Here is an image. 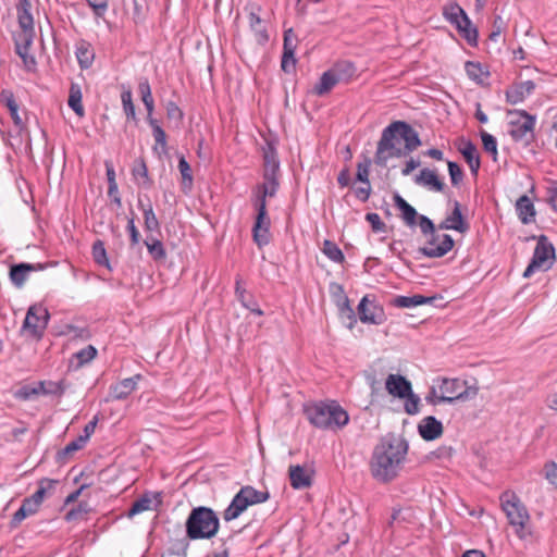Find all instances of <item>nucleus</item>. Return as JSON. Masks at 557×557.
Here are the masks:
<instances>
[{
  "mask_svg": "<svg viewBox=\"0 0 557 557\" xmlns=\"http://www.w3.org/2000/svg\"><path fill=\"white\" fill-rule=\"evenodd\" d=\"M262 160L263 182L253 188L251 197L256 215L268 214L267 198L275 197L280 188L281 169L274 143L267 141L262 148Z\"/></svg>",
  "mask_w": 557,
  "mask_h": 557,
  "instance_id": "1",
  "label": "nucleus"
},
{
  "mask_svg": "<svg viewBox=\"0 0 557 557\" xmlns=\"http://www.w3.org/2000/svg\"><path fill=\"white\" fill-rule=\"evenodd\" d=\"M421 146L418 132L405 121H394L385 127L386 157H407Z\"/></svg>",
  "mask_w": 557,
  "mask_h": 557,
  "instance_id": "2",
  "label": "nucleus"
},
{
  "mask_svg": "<svg viewBox=\"0 0 557 557\" xmlns=\"http://www.w3.org/2000/svg\"><path fill=\"white\" fill-rule=\"evenodd\" d=\"M220 529V519L216 512L206 506H198L190 510L186 521L185 531L189 540H211Z\"/></svg>",
  "mask_w": 557,
  "mask_h": 557,
  "instance_id": "3",
  "label": "nucleus"
},
{
  "mask_svg": "<svg viewBox=\"0 0 557 557\" xmlns=\"http://www.w3.org/2000/svg\"><path fill=\"white\" fill-rule=\"evenodd\" d=\"M419 227L422 235L426 237L424 246L419 248V252L423 256L432 259L442 258L453 249L455 245L453 237L440 233L441 230L426 215L419 216Z\"/></svg>",
  "mask_w": 557,
  "mask_h": 557,
  "instance_id": "4",
  "label": "nucleus"
},
{
  "mask_svg": "<svg viewBox=\"0 0 557 557\" xmlns=\"http://www.w3.org/2000/svg\"><path fill=\"white\" fill-rule=\"evenodd\" d=\"M305 413L310 423L320 429L343 428L349 421L348 413L335 401L312 404L305 408Z\"/></svg>",
  "mask_w": 557,
  "mask_h": 557,
  "instance_id": "5",
  "label": "nucleus"
},
{
  "mask_svg": "<svg viewBox=\"0 0 557 557\" xmlns=\"http://www.w3.org/2000/svg\"><path fill=\"white\" fill-rule=\"evenodd\" d=\"M385 391L393 396L404 400V410L409 416L420 412V397L413 393L411 382L401 374H388L385 377Z\"/></svg>",
  "mask_w": 557,
  "mask_h": 557,
  "instance_id": "6",
  "label": "nucleus"
},
{
  "mask_svg": "<svg viewBox=\"0 0 557 557\" xmlns=\"http://www.w3.org/2000/svg\"><path fill=\"white\" fill-rule=\"evenodd\" d=\"M500 502L502 508L509 523L515 528L517 535L520 539H525L530 535L531 532L528 528L530 516L520 499L513 493L505 492L500 496Z\"/></svg>",
  "mask_w": 557,
  "mask_h": 557,
  "instance_id": "7",
  "label": "nucleus"
},
{
  "mask_svg": "<svg viewBox=\"0 0 557 557\" xmlns=\"http://www.w3.org/2000/svg\"><path fill=\"white\" fill-rule=\"evenodd\" d=\"M408 442L391 434L385 448V482L398 476L408 454Z\"/></svg>",
  "mask_w": 557,
  "mask_h": 557,
  "instance_id": "8",
  "label": "nucleus"
},
{
  "mask_svg": "<svg viewBox=\"0 0 557 557\" xmlns=\"http://www.w3.org/2000/svg\"><path fill=\"white\" fill-rule=\"evenodd\" d=\"M508 114H515L520 117L509 122L510 129L508 133L511 138L517 143H523L524 146H530L535 138L536 116L528 113L525 110H510Z\"/></svg>",
  "mask_w": 557,
  "mask_h": 557,
  "instance_id": "9",
  "label": "nucleus"
},
{
  "mask_svg": "<svg viewBox=\"0 0 557 557\" xmlns=\"http://www.w3.org/2000/svg\"><path fill=\"white\" fill-rule=\"evenodd\" d=\"M438 388L441 392L438 400H444L447 404L472 399L479 392L476 386H468L467 381L460 379H443Z\"/></svg>",
  "mask_w": 557,
  "mask_h": 557,
  "instance_id": "10",
  "label": "nucleus"
},
{
  "mask_svg": "<svg viewBox=\"0 0 557 557\" xmlns=\"http://www.w3.org/2000/svg\"><path fill=\"white\" fill-rule=\"evenodd\" d=\"M555 260V248L547 236L540 235L532 259L523 272V277L532 276L535 271L548 270Z\"/></svg>",
  "mask_w": 557,
  "mask_h": 557,
  "instance_id": "11",
  "label": "nucleus"
},
{
  "mask_svg": "<svg viewBox=\"0 0 557 557\" xmlns=\"http://www.w3.org/2000/svg\"><path fill=\"white\" fill-rule=\"evenodd\" d=\"M138 90L140 92L141 100L147 110L148 123L152 128V135L156 140V144L160 145L162 148V151L165 152L166 151V134L163 131V128L159 125L158 121L152 117V112L154 109V101H153V98L151 95V88H150L148 79H144L143 82L139 83Z\"/></svg>",
  "mask_w": 557,
  "mask_h": 557,
  "instance_id": "12",
  "label": "nucleus"
},
{
  "mask_svg": "<svg viewBox=\"0 0 557 557\" xmlns=\"http://www.w3.org/2000/svg\"><path fill=\"white\" fill-rule=\"evenodd\" d=\"M50 319L49 311L42 306L33 305L28 308L22 329L34 338H41Z\"/></svg>",
  "mask_w": 557,
  "mask_h": 557,
  "instance_id": "13",
  "label": "nucleus"
},
{
  "mask_svg": "<svg viewBox=\"0 0 557 557\" xmlns=\"http://www.w3.org/2000/svg\"><path fill=\"white\" fill-rule=\"evenodd\" d=\"M245 10L248 12L249 27L255 34L257 44L264 46L270 37L259 15L262 10L261 7L258 3L249 2L246 4Z\"/></svg>",
  "mask_w": 557,
  "mask_h": 557,
  "instance_id": "14",
  "label": "nucleus"
},
{
  "mask_svg": "<svg viewBox=\"0 0 557 557\" xmlns=\"http://www.w3.org/2000/svg\"><path fill=\"white\" fill-rule=\"evenodd\" d=\"M364 377L371 388V404L377 401L383 388V364L380 360L364 370Z\"/></svg>",
  "mask_w": 557,
  "mask_h": 557,
  "instance_id": "15",
  "label": "nucleus"
},
{
  "mask_svg": "<svg viewBox=\"0 0 557 557\" xmlns=\"http://www.w3.org/2000/svg\"><path fill=\"white\" fill-rule=\"evenodd\" d=\"M270 227L271 220L269 214L256 215L252 226V239L259 248H262L270 244L272 239Z\"/></svg>",
  "mask_w": 557,
  "mask_h": 557,
  "instance_id": "16",
  "label": "nucleus"
},
{
  "mask_svg": "<svg viewBox=\"0 0 557 557\" xmlns=\"http://www.w3.org/2000/svg\"><path fill=\"white\" fill-rule=\"evenodd\" d=\"M46 268L42 263H17L10 267L9 277L16 288H22L27 281V274L41 271Z\"/></svg>",
  "mask_w": 557,
  "mask_h": 557,
  "instance_id": "17",
  "label": "nucleus"
},
{
  "mask_svg": "<svg viewBox=\"0 0 557 557\" xmlns=\"http://www.w3.org/2000/svg\"><path fill=\"white\" fill-rule=\"evenodd\" d=\"M342 65H335L333 69L324 72L320 77L319 83L315 84L313 91L318 96H323L331 91V89L344 81L345 76L341 72Z\"/></svg>",
  "mask_w": 557,
  "mask_h": 557,
  "instance_id": "18",
  "label": "nucleus"
},
{
  "mask_svg": "<svg viewBox=\"0 0 557 557\" xmlns=\"http://www.w3.org/2000/svg\"><path fill=\"white\" fill-rule=\"evenodd\" d=\"M438 230H454L459 233H466L470 228V225L468 222L463 220L460 203L458 201H455L454 209L451 213L446 216L445 220H443L438 225Z\"/></svg>",
  "mask_w": 557,
  "mask_h": 557,
  "instance_id": "19",
  "label": "nucleus"
},
{
  "mask_svg": "<svg viewBox=\"0 0 557 557\" xmlns=\"http://www.w3.org/2000/svg\"><path fill=\"white\" fill-rule=\"evenodd\" d=\"M312 472H309L300 465H290L288 468V478L290 486L295 490L311 487L313 483Z\"/></svg>",
  "mask_w": 557,
  "mask_h": 557,
  "instance_id": "20",
  "label": "nucleus"
},
{
  "mask_svg": "<svg viewBox=\"0 0 557 557\" xmlns=\"http://www.w3.org/2000/svg\"><path fill=\"white\" fill-rule=\"evenodd\" d=\"M0 102L8 108L10 112V116L14 123V126L17 128L18 133L26 129V125L24 120L18 113V104L15 100L14 94L10 89H3L0 92Z\"/></svg>",
  "mask_w": 557,
  "mask_h": 557,
  "instance_id": "21",
  "label": "nucleus"
},
{
  "mask_svg": "<svg viewBox=\"0 0 557 557\" xmlns=\"http://www.w3.org/2000/svg\"><path fill=\"white\" fill-rule=\"evenodd\" d=\"M418 432L424 441H434L443 434V424L435 417L428 416L419 422Z\"/></svg>",
  "mask_w": 557,
  "mask_h": 557,
  "instance_id": "22",
  "label": "nucleus"
},
{
  "mask_svg": "<svg viewBox=\"0 0 557 557\" xmlns=\"http://www.w3.org/2000/svg\"><path fill=\"white\" fill-rule=\"evenodd\" d=\"M394 202L396 208L400 212V219L407 226L413 227L417 224L419 225V216L421 214H419L417 210L410 203H408L399 194L394 195Z\"/></svg>",
  "mask_w": 557,
  "mask_h": 557,
  "instance_id": "23",
  "label": "nucleus"
},
{
  "mask_svg": "<svg viewBox=\"0 0 557 557\" xmlns=\"http://www.w3.org/2000/svg\"><path fill=\"white\" fill-rule=\"evenodd\" d=\"M535 89L533 81H525L519 84H515L506 90V101L510 104H517L522 102L527 96H530Z\"/></svg>",
  "mask_w": 557,
  "mask_h": 557,
  "instance_id": "24",
  "label": "nucleus"
},
{
  "mask_svg": "<svg viewBox=\"0 0 557 557\" xmlns=\"http://www.w3.org/2000/svg\"><path fill=\"white\" fill-rule=\"evenodd\" d=\"M414 183L434 191H443L445 187L444 182L437 176L436 172L428 168L422 169L420 173L416 175Z\"/></svg>",
  "mask_w": 557,
  "mask_h": 557,
  "instance_id": "25",
  "label": "nucleus"
},
{
  "mask_svg": "<svg viewBox=\"0 0 557 557\" xmlns=\"http://www.w3.org/2000/svg\"><path fill=\"white\" fill-rule=\"evenodd\" d=\"M235 294L243 307L257 315H263V311L260 309L255 297L248 294L247 290L243 287L242 277L239 275L236 276L235 281Z\"/></svg>",
  "mask_w": 557,
  "mask_h": 557,
  "instance_id": "26",
  "label": "nucleus"
},
{
  "mask_svg": "<svg viewBox=\"0 0 557 557\" xmlns=\"http://www.w3.org/2000/svg\"><path fill=\"white\" fill-rule=\"evenodd\" d=\"M437 298L435 296L425 297L422 295L412 296H395L389 300V305L396 308H411L426 304H434Z\"/></svg>",
  "mask_w": 557,
  "mask_h": 557,
  "instance_id": "27",
  "label": "nucleus"
},
{
  "mask_svg": "<svg viewBox=\"0 0 557 557\" xmlns=\"http://www.w3.org/2000/svg\"><path fill=\"white\" fill-rule=\"evenodd\" d=\"M375 296L374 295H366L361 298L357 310H358V317L361 322L363 323H374L376 324L377 321L375 320Z\"/></svg>",
  "mask_w": 557,
  "mask_h": 557,
  "instance_id": "28",
  "label": "nucleus"
},
{
  "mask_svg": "<svg viewBox=\"0 0 557 557\" xmlns=\"http://www.w3.org/2000/svg\"><path fill=\"white\" fill-rule=\"evenodd\" d=\"M21 32L14 36L15 52L29 50L35 37L34 23L18 24Z\"/></svg>",
  "mask_w": 557,
  "mask_h": 557,
  "instance_id": "29",
  "label": "nucleus"
},
{
  "mask_svg": "<svg viewBox=\"0 0 557 557\" xmlns=\"http://www.w3.org/2000/svg\"><path fill=\"white\" fill-rule=\"evenodd\" d=\"M516 211L521 223L529 224L534 221L535 208L527 195H522L517 199Z\"/></svg>",
  "mask_w": 557,
  "mask_h": 557,
  "instance_id": "30",
  "label": "nucleus"
},
{
  "mask_svg": "<svg viewBox=\"0 0 557 557\" xmlns=\"http://www.w3.org/2000/svg\"><path fill=\"white\" fill-rule=\"evenodd\" d=\"M248 508V502L239 491L232 499L231 504L223 511V519L232 521L237 519Z\"/></svg>",
  "mask_w": 557,
  "mask_h": 557,
  "instance_id": "31",
  "label": "nucleus"
},
{
  "mask_svg": "<svg viewBox=\"0 0 557 557\" xmlns=\"http://www.w3.org/2000/svg\"><path fill=\"white\" fill-rule=\"evenodd\" d=\"M459 151L463 156L472 174L476 175L481 165L476 146L471 140H467L463 143V146L459 148Z\"/></svg>",
  "mask_w": 557,
  "mask_h": 557,
  "instance_id": "32",
  "label": "nucleus"
},
{
  "mask_svg": "<svg viewBox=\"0 0 557 557\" xmlns=\"http://www.w3.org/2000/svg\"><path fill=\"white\" fill-rule=\"evenodd\" d=\"M369 466L372 476L379 482H383V440L375 445Z\"/></svg>",
  "mask_w": 557,
  "mask_h": 557,
  "instance_id": "33",
  "label": "nucleus"
},
{
  "mask_svg": "<svg viewBox=\"0 0 557 557\" xmlns=\"http://www.w3.org/2000/svg\"><path fill=\"white\" fill-rule=\"evenodd\" d=\"M132 175L138 184H141L145 188H150L152 186L153 182L149 176L148 168L144 158L135 160L132 169Z\"/></svg>",
  "mask_w": 557,
  "mask_h": 557,
  "instance_id": "34",
  "label": "nucleus"
},
{
  "mask_svg": "<svg viewBox=\"0 0 557 557\" xmlns=\"http://www.w3.org/2000/svg\"><path fill=\"white\" fill-rule=\"evenodd\" d=\"M82 98L83 95L81 86L77 83H72L70 86L67 104L79 117L85 115Z\"/></svg>",
  "mask_w": 557,
  "mask_h": 557,
  "instance_id": "35",
  "label": "nucleus"
},
{
  "mask_svg": "<svg viewBox=\"0 0 557 557\" xmlns=\"http://www.w3.org/2000/svg\"><path fill=\"white\" fill-rule=\"evenodd\" d=\"M136 379H139V375L134 377H127L122 380L120 383L111 386V395L114 399H124L126 398L136 387Z\"/></svg>",
  "mask_w": 557,
  "mask_h": 557,
  "instance_id": "36",
  "label": "nucleus"
},
{
  "mask_svg": "<svg viewBox=\"0 0 557 557\" xmlns=\"http://www.w3.org/2000/svg\"><path fill=\"white\" fill-rule=\"evenodd\" d=\"M443 16L450 24L457 23V20L462 17L463 20H461V21L466 25H469V16L467 15L466 11L457 2H451V3L446 4L443 8Z\"/></svg>",
  "mask_w": 557,
  "mask_h": 557,
  "instance_id": "37",
  "label": "nucleus"
},
{
  "mask_svg": "<svg viewBox=\"0 0 557 557\" xmlns=\"http://www.w3.org/2000/svg\"><path fill=\"white\" fill-rule=\"evenodd\" d=\"M75 54L82 70H87L92 65L95 53L88 42L82 41L77 46Z\"/></svg>",
  "mask_w": 557,
  "mask_h": 557,
  "instance_id": "38",
  "label": "nucleus"
},
{
  "mask_svg": "<svg viewBox=\"0 0 557 557\" xmlns=\"http://www.w3.org/2000/svg\"><path fill=\"white\" fill-rule=\"evenodd\" d=\"M97 356V349L92 345H88L73 355L70 368L78 369L91 361Z\"/></svg>",
  "mask_w": 557,
  "mask_h": 557,
  "instance_id": "39",
  "label": "nucleus"
},
{
  "mask_svg": "<svg viewBox=\"0 0 557 557\" xmlns=\"http://www.w3.org/2000/svg\"><path fill=\"white\" fill-rule=\"evenodd\" d=\"M138 206L143 210L144 214V225L146 231L153 232L160 230V223L153 212L152 205L148 202L147 206H144L143 201L138 200Z\"/></svg>",
  "mask_w": 557,
  "mask_h": 557,
  "instance_id": "40",
  "label": "nucleus"
},
{
  "mask_svg": "<svg viewBox=\"0 0 557 557\" xmlns=\"http://www.w3.org/2000/svg\"><path fill=\"white\" fill-rule=\"evenodd\" d=\"M240 492L248 502V507L267 502L270 498L269 492L257 491L250 485L243 486Z\"/></svg>",
  "mask_w": 557,
  "mask_h": 557,
  "instance_id": "41",
  "label": "nucleus"
},
{
  "mask_svg": "<svg viewBox=\"0 0 557 557\" xmlns=\"http://www.w3.org/2000/svg\"><path fill=\"white\" fill-rule=\"evenodd\" d=\"M145 245L148 249L149 255L154 261H163L166 258L165 248L163 246V243L159 240L158 238H154L152 236H148L145 239Z\"/></svg>",
  "mask_w": 557,
  "mask_h": 557,
  "instance_id": "42",
  "label": "nucleus"
},
{
  "mask_svg": "<svg viewBox=\"0 0 557 557\" xmlns=\"http://www.w3.org/2000/svg\"><path fill=\"white\" fill-rule=\"evenodd\" d=\"M465 71L468 77L476 84H483V76L487 77L490 75V72L484 70L480 62L474 61H467Z\"/></svg>",
  "mask_w": 557,
  "mask_h": 557,
  "instance_id": "43",
  "label": "nucleus"
},
{
  "mask_svg": "<svg viewBox=\"0 0 557 557\" xmlns=\"http://www.w3.org/2000/svg\"><path fill=\"white\" fill-rule=\"evenodd\" d=\"M57 484H58L57 480L44 478L39 481L37 491L30 497L35 500V503H37L38 505H41L45 497L48 494L52 493V491L54 490V486Z\"/></svg>",
  "mask_w": 557,
  "mask_h": 557,
  "instance_id": "44",
  "label": "nucleus"
},
{
  "mask_svg": "<svg viewBox=\"0 0 557 557\" xmlns=\"http://www.w3.org/2000/svg\"><path fill=\"white\" fill-rule=\"evenodd\" d=\"M178 170L182 175V188L185 193L189 191L193 187L194 178L189 163L184 156L178 159Z\"/></svg>",
  "mask_w": 557,
  "mask_h": 557,
  "instance_id": "45",
  "label": "nucleus"
},
{
  "mask_svg": "<svg viewBox=\"0 0 557 557\" xmlns=\"http://www.w3.org/2000/svg\"><path fill=\"white\" fill-rule=\"evenodd\" d=\"M322 252L333 262L343 263L345 261L343 251L332 240L325 239L323 242Z\"/></svg>",
  "mask_w": 557,
  "mask_h": 557,
  "instance_id": "46",
  "label": "nucleus"
},
{
  "mask_svg": "<svg viewBox=\"0 0 557 557\" xmlns=\"http://www.w3.org/2000/svg\"><path fill=\"white\" fill-rule=\"evenodd\" d=\"M32 2L30 0H18L16 4L17 23L28 25L34 23L33 15L30 13Z\"/></svg>",
  "mask_w": 557,
  "mask_h": 557,
  "instance_id": "47",
  "label": "nucleus"
},
{
  "mask_svg": "<svg viewBox=\"0 0 557 557\" xmlns=\"http://www.w3.org/2000/svg\"><path fill=\"white\" fill-rule=\"evenodd\" d=\"M40 395H62L65 392L64 381H39Z\"/></svg>",
  "mask_w": 557,
  "mask_h": 557,
  "instance_id": "48",
  "label": "nucleus"
},
{
  "mask_svg": "<svg viewBox=\"0 0 557 557\" xmlns=\"http://www.w3.org/2000/svg\"><path fill=\"white\" fill-rule=\"evenodd\" d=\"M92 258L99 265H103L111 270L110 261L107 257L106 247L102 240L98 239L92 245Z\"/></svg>",
  "mask_w": 557,
  "mask_h": 557,
  "instance_id": "49",
  "label": "nucleus"
},
{
  "mask_svg": "<svg viewBox=\"0 0 557 557\" xmlns=\"http://www.w3.org/2000/svg\"><path fill=\"white\" fill-rule=\"evenodd\" d=\"M152 499L148 494H144L141 497L136 499L132 507L128 509L127 517L133 518L134 516L151 509Z\"/></svg>",
  "mask_w": 557,
  "mask_h": 557,
  "instance_id": "50",
  "label": "nucleus"
},
{
  "mask_svg": "<svg viewBox=\"0 0 557 557\" xmlns=\"http://www.w3.org/2000/svg\"><path fill=\"white\" fill-rule=\"evenodd\" d=\"M90 510L89 505L86 502H82L75 508L67 511L64 519L67 522L84 520Z\"/></svg>",
  "mask_w": 557,
  "mask_h": 557,
  "instance_id": "51",
  "label": "nucleus"
},
{
  "mask_svg": "<svg viewBox=\"0 0 557 557\" xmlns=\"http://www.w3.org/2000/svg\"><path fill=\"white\" fill-rule=\"evenodd\" d=\"M458 33L468 42V45H470L471 47L478 46L479 32H478V28L475 26H473L470 18H469V25H466L463 23V26L461 27V29L458 30Z\"/></svg>",
  "mask_w": 557,
  "mask_h": 557,
  "instance_id": "52",
  "label": "nucleus"
},
{
  "mask_svg": "<svg viewBox=\"0 0 557 557\" xmlns=\"http://www.w3.org/2000/svg\"><path fill=\"white\" fill-rule=\"evenodd\" d=\"M371 163V159L367 157H364L362 161L358 162L356 182L368 184Z\"/></svg>",
  "mask_w": 557,
  "mask_h": 557,
  "instance_id": "53",
  "label": "nucleus"
},
{
  "mask_svg": "<svg viewBox=\"0 0 557 557\" xmlns=\"http://www.w3.org/2000/svg\"><path fill=\"white\" fill-rule=\"evenodd\" d=\"M87 442L78 436L76 440L70 442L63 449L58 451V458L64 459L73 453L82 449Z\"/></svg>",
  "mask_w": 557,
  "mask_h": 557,
  "instance_id": "54",
  "label": "nucleus"
},
{
  "mask_svg": "<svg viewBox=\"0 0 557 557\" xmlns=\"http://www.w3.org/2000/svg\"><path fill=\"white\" fill-rule=\"evenodd\" d=\"M411 516L410 510H406V513L401 508H394L388 521L391 528L401 527L405 522L409 521Z\"/></svg>",
  "mask_w": 557,
  "mask_h": 557,
  "instance_id": "55",
  "label": "nucleus"
},
{
  "mask_svg": "<svg viewBox=\"0 0 557 557\" xmlns=\"http://www.w3.org/2000/svg\"><path fill=\"white\" fill-rule=\"evenodd\" d=\"M480 136L482 139L483 148L486 152L493 154L494 160H496L497 156V141L496 138L488 134L485 131L480 132Z\"/></svg>",
  "mask_w": 557,
  "mask_h": 557,
  "instance_id": "56",
  "label": "nucleus"
},
{
  "mask_svg": "<svg viewBox=\"0 0 557 557\" xmlns=\"http://www.w3.org/2000/svg\"><path fill=\"white\" fill-rule=\"evenodd\" d=\"M191 540H189L187 537V535L183 539H178L176 541H174L171 545V554L173 555H176V556H181V557H186L187 556V553H188V549H189V542Z\"/></svg>",
  "mask_w": 557,
  "mask_h": 557,
  "instance_id": "57",
  "label": "nucleus"
},
{
  "mask_svg": "<svg viewBox=\"0 0 557 557\" xmlns=\"http://www.w3.org/2000/svg\"><path fill=\"white\" fill-rule=\"evenodd\" d=\"M341 310L342 318H346L348 320V327H352L356 323V313L349 305V299L347 297H343V304L338 306Z\"/></svg>",
  "mask_w": 557,
  "mask_h": 557,
  "instance_id": "58",
  "label": "nucleus"
},
{
  "mask_svg": "<svg viewBox=\"0 0 557 557\" xmlns=\"http://www.w3.org/2000/svg\"><path fill=\"white\" fill-rule=\"evenodd\" d=\"M121 100L123 104V110L128 119L135 120V106L132 99V92L129 90L123 91L121 95Z\"/></svg>",
  "mask_w": 557,
  "mask_h": 557,
  "instance_id": "59",
  "label": "nucleus"
},
{
  "mask_svg": "<svg viewBox=\"0 0 557 557\" xmlns=\"http://www.w3.org/2000/svg\"><path fill=\"white\" fill-rule=\"evenodd\" d=\"M296 62H297V60L295 58L294 52L283 51L282 61H281V67H282L283 72H285L287 74L293 73L296 69Z\"/></svg>",
  "mask_w": 557,
  "mask_h": 557,
  "instance_id": "60",
  "label": "nucleus"
},
{
  "mask_svg": "<svg viewBox=\"0 0 557 557\" xmlns=\"http://www.w3.org/2000/svg\"><path fill=\"white\" fill-rule=\"evenodd\" d=\"M16 54L22 59L25 71L33 73L37 70L36 58L29 53V50L20 51Z\"/></svg>",
  "mask_w": 557,
  "mask_h": 557,
  "instance_id": "61",
  "label": "nucleus"
},
{
  "mask_svg": "<svg viewBox=\"0 0 557 557\" xmlns=\"http://www.w3.org/2000/svg\"><path fill=\"white\" fill-rule=\"evenodd\" d=\"M39 382L36 385H24L16 392V397L23 400L32 399L34 396L40 395Z\"/></svg>",
  "mask_w": 557,
  "mask_h": 557,
  "instance_id": "62",
  "label": "nucleus"
},
{
  "mask_svg": "<svg viewBox=\"0 0 557 557\" xmlns=\"http://www.w3.org/2000/svg\"><path fill=\"white\" fill-rule=\"evenodd\" d=\"M166 116L169 120H174L178 123L183 121L184 113L176 102L170 100L165 104Z\"/></svg>",
  "mask_w": 557,
  "mask_h": 557,
  "instance_id": "63",
  "label": "nucleus"
},
{
  "mask_svg": "<svg viewBox=\"0 0 557 557\" xmlns=\"http://www.w3.org/2000/svg\"><path fill=\"white\" fill-rule=\"evenodd\" d=\"M298 38L295 35L293 28L284 32L283 51L294 52L296 51Z\"/></svg>",
  "mask_w": 557,
  "mask_h": 557,
  "instance_id": "64",
  "label": "nucleus"
}]
</instances>
